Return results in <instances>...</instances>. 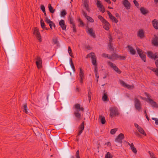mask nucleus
<instances>
[{
	"mask_svg": "<svg viewBox=\"0 0 158 158\" xmlns=\"http://www.w3.org/2000/svg\"><path fill=\"white\" fill-rule=\"evenodd\" d=\"M138 130L140 133L142 134L145 136L146 135V133L144 131L143 129L141 127H140L139 128H138Z\"/></svg>",
	"mask_w": 158,
	"mask_h": 158,
	"instance_id": "obj_29",
	"label": "nucleus"
},
{
	"mask_svg": "<svg viewBox=\"0 0 158 158\" xmlns=\"http://www.w3.org/2000/svg\"><path fill=\"white\" fill-rule=\"evenodd\" d=\"M103 28L106 30L108 31L110 27V25L109 23L106 20L103 22Z\"/></svg>",
	"mask_w": 158,
	"mask_h": 158,
	"instance_id": "obj_14",
	"label": "nucleus"
},
{
	"mask_svg": "<svg viewBox=\"0 0 158 158\" xmlns=\"http://www.w3.org/2000/svg\"><path fill=\"white\" fill-rule=\"evenodd\" d=\"M141 13L143 15H145L148 13V11L143 7H141L140 9Z\"/></svg>",
	"mask_w": 158,
	"mask_h": 158,
	"instance_id": "obj_28",
	"label": "nucleus"
},
{
	"mask_svg": "<svg viewBox=\"0 0 158 158\" xmlns=\"http://www.w3.org/2000/svg\"><path fill=\"white\" fill-rule=\"evenodd\" d=\"M84 5L86 10L89 12H90V9L89 7V6L88 3L86 2H84Z\"/></svg>",
	"mask_w": 158,
	"mask_h": 158,
	"instance_id": "obj_33",
	"label": "nucleus"
},
{
	"mask_svg": "<svg viewBox=\"0 0 158 158\" xmlns=\"http://www.w3.org/2000/svg\"><path fill=\"white\" fill-rule=\"evenodd\" d=\"M68 51L69 55L72 57H73L71 48L70 46L68 47Z\"/></svg>",
	"mask_w": 158,
	"mask_h": 158,
	"instance_id": "obj_35",
	"label": "nucleus"
},
{
	"mask_svg": "<svg viewBox=\"0 0 158 158\" xmlns=\"http://www.w3.org/2000/svg\"><path fill=\"white\" fill-rule=\"evenodd\" d=\"M41 9L43 12H44L45 11V7L44 5H41Z\"/></svg>",
	"mask_w": 158,
	"mask_h": 158,
	"instance_id": "obj_56",
	"label": "nucleus"
},
{
	"mask_svg": "<svg viewBox=\"0 0 158 158\" xmlns=\"http://www.w3.org/2000/svg\"><path fill=\"white\" fill-rule=\"evenodd\" d=\"M91 95H92L91 91L90 89H89V91H88V98L89 101V102H90V100H91Z\"/></svg>",
	"mask_w": 158,
	"mask_h": 158,
	"instance_id": "obj_31",
	"label": "nucleus"
},
{
	"mask_svg": "<svg viewBox=\"0 0 158 158\" xmlns=\"http://www.w3.org/2000/svg\"><path fill=\"white\" fill-rule=\"evenodd\" d=\"M158 53L157 52L155 53V55H154V59L155 60H156V59L157 58H158Z\"/></svg>",
	"mask_w": 158,
	"mask_h": 158,
	"instance_id": "obj_60",
	"label": "nucleus"
},
{
	"mask_svg": "<svg viewBox=\"0 0 158 158\" xmlns=\"http://www.w3.org/2000/svg\"><path fill=\"white\" fill-rule=\"evenodd\" d=\"M49 25L50 26V27L51 29H52V26H54V27H55V25L54 23L53 22V23L52 24V23H50L49 24Z\"/></svg>",
	"mask_w": 158,
	"mask_h": 158,
	"instance_id": "obj_62",
	"label": "nucleus"
},
{
	"mask_svg": "<svg viewBox=\"0 0 158 158\" xmlns=\"http://www.w3.org/2000/svg\"><path fill=\"white\" fill-rule=\"evenodd\" d=\"M67 14V12L64 10H63L61 12L60 15L61 17H64Z\"/></svg>",
	"mask_w": 158,
	"mask_h": 158,
	"instance_id": "obj_40",
	"label": "nucleus"
},
{
	"mask_svg": "<svg viewBox=\"0 0 158 158\" xmlns=\"http://www.w3.org/2000/svg\"><path fill=\"white\" fill-rule=\"evenodd\" d=\"M147 55L148 56L150 59H153L154 58L155 54L152 51H148L147 52Z\"/></svg>",
	"mask_w": 158,
	"mask_h": 158,
	"instance_id": "obj_20",
	"label": "nucleus"
},
{
	"mask_svg": "<svg viewBox=\"0 0 158 158\" xmlns=\"http://www.w3.org/2000/svg\"><path fill=\"white\" fill-rule=\"evenodd\" d=\"M68 20L70 24L73 25L75 24L74 22V19L72 16L69 15L68 18Z\"/></svg>",
	"mask_w": 158,
	"mask_h": 158,
	"instance_id": "obj_24",
	"label": "nucleus"
},
{
	"mask_svg": "<svg viewBox=\"0 0 158 158\" xmlns=\"http://www.w3.org/2000/svg\"><path fill=\"white\" fill-rule=\"evenodd\" d=\"M152 43L155 46H157L158 45V37L156 36L152 40Z\"/></svg>",
	"mask_w": 158,
	"mask_h": 158,
	"instance_id": "obj_22",
	"label": "nucleus"
},
{
	"mask_svg": "<svg viewBox=\"0 0 158 158\" xmlns=\"http://www.w3.org/2000/svg\"><path fill=\"white\" fill-rule=\"evenodd\" d=\"M117 131V129L114 128V129H112L110 130V133L111 134L114 135L115 133V132H116Z\"/></svg>",
	"mask_w": 158,
	"mask_h": 158,
	"instance_id": "obj_46",
	"label": "nucleus"
},
{
	"mask_svg": "<svg viewBox=\"0 0 158 158\" xmlns=\"http://www.w3.org/2000/svg\"><path fill=\"white\" fill-rule=\"evenodd\" d=\"M23 112L26 114H28V113L27 111V105L26 103L23 105Z\"/></svg>",
	"mask_w": 158,
	"mask_h": 158,
	"instance_id": "obj_30",
	"label": "nucleus"
},
{
	"mask_svg": "<svg viewBox=\"0 0 158 158\" xmlns=\"http://www.w3.org/2000/svg\"><path fill=\"white\" fill-rule=\"evenodd\" d=\"M110 115L111 118L119 114V113L117 109L114 107H111L110 108Z\"/></svg>",
	"mask_w": 158,
	"mask_h": 158,
	"instance_id": "obj_5",
	"label": "nucleus"
},
{
	"mask_svg": "<svg viewBox=\"0 0 158 158\" xmlns=\"http://www.w3.org/2000/svg\"><path fill=\"white\" fill-rule=\"evenodd\" d=\"M84 122H83L79 127V132L78 135H79L82 133L84 129Z\"/></svg>",
	"mask_w": 158,
	"mask_h": 158,
	"instance_id": "obj_13",
	"label": "nucleus"
},
{
	"mask_svg": "<svg viewBox=\"0 0 158 158\" xmlns=\"http://www.w3.org/2000/svg\"><path fill=\"white\" fill-rule=\"evenodd\" d=\"M98 17L100 21L102 22V23L106 20L101 15H99Z\"/></svg>",
	"mask_w": 158,
	"mask_h": 158,
	"instance_id": "obj_38",
	"label": "nucleus"
},
{
	"mask_svg": "<svg viewBox=\"0 0 158 158\" xmlns=\"http://www.w3.org/2000/svg\"><path fill=\"white\" fill-rule=\"evenodd\" d=\"M134 105L135 109L139 112L142 110V104L140 101L137 98H135L134 99Z\"/></svg>",
	"mask_w": 158,
	"mask_h": 158,
	"instance_id": "obj_2",
	"label": "nucleus"
},
{
	"mask_svg": "<svg viewBox=\"0 0 158 158\" xmlns=\"http://www.w3.org/2000/svg\"><path fill=\"white\" fill-rule=\"evenodd\" d=\"M112 56H113L112 61L117 60L118 59H119L120 60H124L126 58V56L118 55L115 52L112 54Z\"/></svg>",
	"mask_w": 158,
	"mask_h": 158,
	"instance_id": "obj_3",
	"label": "nucleus"
},
{
	"mask_svg": "<svg viewBox=\"0 0 158 158\" xmlns=\"http://www.w3.org/2000/svg\"><path fill=\"white\" fill-rule=\"evenodd\" d=\"M155 63L156 67L158 68V59L156 60Z\"/></svg>",
	"mask_w": 158,
	"mask_h": 158,
	"instance_id": "obj_64",
	"label": "nucleus"
},
{
	"mask_svg": "<svg viewBox=\"0 0 158 158\" xmlns=\"http://www.w3.org/2000/svg\"><path fill=\"white\" fill-rule=\"evenodd\" d=\"M100 8V11L102 13H103L105 11V9L104 7H102V8Z\"/></svg>",
	"mask_w": 158,
	"mask_h": 158,
	"instance_id": "obj_57",
	"label": "nucleus"
},
{
	"mask_svg": "<svg viewBox=\"0 0 158 158\" xmlns=\"http://www.w3.org/2000/svg\"><path fill=\"white\" fill-rule=\"evenodd\" d=\"M48 8L49 11L51 13H54L55 11V10L53 9V7L51 6V4H49L48 5Z\"/></svg>",
	"mask_w": 158,
	"mask_h": 158,
	"instance_id": "obj_25",
	"label": "nucleus"
},
{
	"mask_svg": "<svg viewBox=\"0 0 158 158\" xmlns=\"http://www.w3.org/2000/svg\"><path fill=\"white\" fill-rule=\"evenodd\" d=\"M33 34L36 36L40 42H41V36L39 30L37 27L34 29Z\"/></svg>",
	"mask_w": 158,
	"mask_h": 158,
	"instance_id": "obj_9",
	"label": "nucleus"
},
{
	"mask_svg": "<svg viewBox=\"0 0 158 158\" xmlns=\"http://www.w3.org/2000/svg\"><path fill=\"white\" fill-rule=\"evenodd\" d=\"M124 138V136L123 134H120L115 139L116 142L121 143L122 142V140Z\"/></svg>",
	"mask_w": 158,
	"mask_h": 158,
	"instance_id": "obj_8",
	"label": "nucleus"
},
{
	"mask_svg": "<svg viewBox=\"0 0 158 158\" xmlns=\"http://www.w3.org/2000/svg\"><path fill=\"white\" fill-rule=\"evenodd\" d=\"M137 51L139 55V54L143 53L142 50L140 49H137Z\"/></svg>",
	"mask_w": 158,
	"mask_h": 158,
	"instance_id": "obj_61",
	"label": "nucleus"
},
{
	"mask_svg": "<svg viewBox=\"0 0 158 158\" xmlns=\"http://www.w3.org/2000/svg\"><path fill=\"white\" fill-rule=\"evenodd\" d=\"M108 65L110 66L111 68H112L118 74H120L121 71L117 67L115 64L113 63L110 61H108L107 63Z\"/></svg>",
	"mask_w": 158,
	"mask_h": 158,
	"instance_id": "obj_4",
	"label": "nucleus"
},
{
	"mask_svg": "<svg viewBox=\"0 0 158 158\" xmlns=\"http://www.w3.org/2000/svg\"><path fill=\"white\" fill-rule=\"evenodd\" d=\"M120 83L123 86L126 87L127 84H126L124 81H121Z\"/></svg>",
	"mask_w": 158,
	"mask_h": 158,
	"instance_id": "obj_53",
	"label": "nucleus"
},
{
	"mask_svg": "<svg viewBox=\"0 0 158 158\" xmlns=\"http://www.w3.org/2000/svg\"><path fill=\"white\" fill-rule=\"evenodd\" d=\"M139 56L141 58L142 60L144 62H145L146 61V55L142 53L141 54H139Z\"/></svg>",
	"mask_w": 158,
	"mask_h": 158,
	"instance_id": "obj_26",
	"label": "nucleus"
},
{
	"mask_svg": "<svg viewBox=\"0 0 158 158\" xmlns=\"http://www.w3.org/2000/svg\"><path fill=\"white\" fill-rule=\"evenodd\" d=\"M94 53L93 52H91L90 53L86 55V56L85 57V58H88L89 57H91V56H93V55H94Z\"/></svg>",
	"mask_w": 158,
	"mask_h": 158,
	"instance_id": "obj_47",
	"label": "nucleus"
},
{
	"mask_svg": "<svg viewBox=\"0 0 158 158\" xmlns=\"http://www.w3.org/2000/svg\"><path fill=\"white\" fill-rule=\"evenodd\" d=\"M37 61L36 64L38 69H40L42 67V60L39 56H37L36 58Z\"/></svg>",
	"mask_w": 158,
	"mask_h": 158,
	"instance_id": "obj_7",
	"label": "nucleus"
},
{
	"mask_svg": "<svg viewBox=\"0 0 158 158\" xmlns=\"http://www.w3.org/2000/svg\"><path fill=\"white\" fill-rule=\"evenodd\" d=\"M152 23L153 27L155 29H158V20L156 19H154L152 21Z\"/></svg>",
	"mask_w": 158,
	"mask_h": 158,
	"instance_id": "obj_16",
	"label": "nucleus"
},
{
	"mask_svg": "<svg viewBox=\"0 0 158 158\" xmlns=\"http://www.w3.org/2000/svg\"><path fill=\"white\" fill-rule=\"evenodd\" d=\"M126 87L128 89H130L131 88L133 89L134 88V86L133 85H130L127 84Z\"/></svg>",
	"mask_w": 158,
	"mask_h": 158,
	"instance_id": "obj_49",
	"label": "nucleus"
},
{
	"mask_svg": "<svg viewBox=\"0 0 158 158\" xmlns=\"http://www.w3.org/2000/svg\"><path fill=\"white\" fill-rule=\"evenodd\" d=\"M102 99L104 101H108L109 100L106 93H105L102 96Z\"/></svg>",
	"mask_w": 158,
	"mask_h": 158,
	"instance_id": "obj_32",
	"label": "nucleus"
},
{
	"mask_svg": "<svg viewBox=\"0 0 158 158\" xmlns=\"http://www.w3.org/2000/svg\"><path fill=\"white\" fill-rule=\"evenodd\" d=\"M70 64H71V67L73 69V72H75V68L74 66L73 62L72 61V59H71V58L70 59Z\"/></svg>",
	"mask_w": 158,
	"mask_h": 158,
	"instance_id": "obj_36",
	"label": "nucleus"
},
{
	"mask_svg": "<svg viewBox=\"0 0 158 158\" xmlns=\"http://www.w3.org/2000/svg\"><path fill=\"white\" fill-rule=\"evenodd\" d=\"M137 36L141 39L143 38L145 36L144 32L143 30L142 29H139L138 32Z\"/></svg>",
	"mask_w": 158,
	"mask_h": 158,
	"instance_id": "obj_12",
	"label": "nucleus"
},
{
	"mask_svg": "<svg viewBox=\"0 0 158 158\" xmlns=\"http://www.w3.org/2000/svg\"><path fill=\"white\" fill-rule=\"evenodd\" d=\"M107 14L109 15V18H110V17L112 15L109 11L107 10Z\"/></svg>",
	"mask_w": 158,
	"mask_h": 158,
	"instance_id": "obj_63",
	"label": "nucleus"
},
{
	"mask_svg": "<svg viewBox=\"0 0 158 158\" xmlns=\"http://www.w3.org/2000/svg\"><path fill=\"white\" fill-rule=\"evenodd\" d=\"M59 25L63 30H66V25L65 23L64 20L61 19L59 22Z\"/></svg>",
	"mask_w": 158,
	"mask_h": 158,
	"instance_id": "obj_11",
	"label": "nucleus"
},
{
	"mask_svg": "<svg viewBox=\"0 0 158 158\" xmlns=\"http://www.w3.org/2000/svg\"><path fill=\"white\" fill-rule=\"evenodd\" d=\"M108 47L110 49H112V42H109L108 44Z\"/></svg>",
	"mask_w": 158,
	"mask_h": 158,
	"instance_id": "obj_59",
	"label": "nucleus"
},
{
	"mask_svg": "<svg viewBox=\"0 0 158 158\" xmlns=\"http://www.w3.org/2000/svg\"><path fill=\"white\" fill-rule=\"evenodd\" d=\"M91 58L92 59V64L95 66H97L96 63V57L95 55V54L93 55V56H91Z\"/></svg>",
	"mask_w": 158,
	"mask_h": 158,
	"instance_id": "obj_21",
	"label": "nucleus"
},
{
	"mask_svg": "<svg viewBox=\"0 0 158 158\" xmlns=\"http://www.w3.org/2000/svg\"><path fill=\"white\" fill-rule=\"evenodd\" d=\"M99 118L100 120L101 123L102 124H104L106 123V120L105 117L102 115H100Z\"/></svg>",
	"mask_w": 158,
	"mask_h": 158,
	"instance_id": "obj_27",
	"label": "nucleus"
},
{
	"mask_svg": "<svg viewBox=\"0 0 158 158\" xmlns=\"http://www.w3.org/2000/svg\"><path fill=\"white\" fill-rule=\"evenodd\" d=\"M110 19L112 20L113 22H114L115 23H117L118 22V20L116 19V18L112 15L110 18Z\"/></svg>",
	"mask_w": 158,
	"mask_h": 158,
	"instance_id": "obj_34",
	"label": "nucleus"
},
{
	"mask_svg": "<svg viewBox=\"0 0 158 158\" xmlns=\"http://www.w3.org/2000/svg\"><path fill=\"white\" fill-rule=\"evenodd\" d=\"M97 6L98 8H102L103 7V5L101 4V2L100 1H97Z\"/></svg>",
	"mask_w": 158,
	"mask_h": 158,
	"instance_id": "obj_42",
	"label": "nucleus"
},
{
	"mask_svg": "<svg viewBox=\"0 0 158 158\" xmlns=\"http://www.w3.org/2000/svg\"><path fill=\"white\" fill-rule=\"evenodd\" d=\"M40 24L41 27L43 29H45L48 30L49 29V28H48L45 27V24L42 19H41L40 20Z\"/></svg>",
	"mask_w": 158,
	"mask_h": 158,
	"instance_id": "obj_23",
	"label": "nucleus"
},
{
	"mask_svg": "<svg viewBox=\"0 0 158 158\" xmlns=\"http://www.w3.org/2000/svg\"><path fill=\"white\" fill-rule=\"evenodd\" d=\"M82 15L86 18L87 17V16H88L87 15V14L83 10L82 11Z\"/></svg>",
	"mask_w": 158,
	"mask_h": 158,
	"instance_id": "obj_58",
	"label": "nucleus"
},
{
	"mask_svg": "<svg viewBox=\"0 0 158 158\" xmlns=\"http://www.w3.org/2000/svg\"><path fill=\"white\" fill-rule=\"evenodd\" d=\"M152 119L153 120H155V124L156 125H158V118H152Z\"/></svg>",
	"mask_w": 158,
	"mask_h": 158,
	"instance_id": "obj_51",
	"label": "nucleus"
},
{
	"mask_svg": "<svg viewBox=\"0 0 158 158\" xmlns=\"http://www.w3.org/2000/svg\"><path fill=\"white\" fill-rule=\"evenodd\" d=\"M74 108L76 109V111L74 112V114L76 118V120L77 121L79 122L81 119V114L79 112V110H81L84 112V108L80 107V105L77 103L74 106Z\"/></svg>",
	"mask_w": 158,
	"mask_h": 158,
	"instance_id": "obj_1",
	"label": "nucleus"
},
{
	"mask_svg": "<svg viewBox=\"0 0 158 158\" xmlns=\"http://www.w3.org/2000/svg\"><path fill=\"white\" fill-rule=\"evenodd\" d=\"M53 42L54 44H57L58 42V39L56 38L53 39Z\"/></svg>",
	"mask_w": 158,
	"mask_h": 158,
	"instance_id": "obj_55",
	"label": "nucleus"
},
{
	"mask_svg": "<svg viewBox=\"0 0 158 158\" xmlns=\"http://www.w3.org/2000/svg\"><path fill=\"white\" fill-rule=\"evenodd\" d=\"M113 157L111 153L108 152L105 155V158H112Z\"/></svg>",
	"mask_w": 158,
	"mask_h": 158,
	"instance_id": "obj_41",
	"label": "nucleus"
},
{
	"mask_svg": "<svg viewBox=\"0 0 158 158\" xmlns=\"http://www.w3.org/2000/svg\"><path fill=\"white\" fill-rule=\"evenodd\" d=\"M72 28L73 29V31L74 32H76L77 31L76 29V27L75 24L72 25Z\"/></svg>",
	"mask_w": 158,
	"mask_h": 158,
	"instance_id": "obj_50",
	"label": "nucleus"
},
{
	"mask_svg": "<svg viewBox=\"0 0 158 158\" xmlns=\"http://www.w3.org/2000/svg\"><path fill=\"white\" fill-rule=\"evenodd\" d=\"M86 19L87 20L89 21L90 22L93 23L94 22V20L91 17L88 16H87V17L86 18Z\"/></svg>",
	"mask_w": 158,
	"mask_h": 158,
	"instance_id": "obj_44",
	"label": "nucleus"
},
{
	"mask_svg": "<svg viewBox=\"0 0 158 158\" xmlns=\"http://www.w3.org/2000/svg\"><path fill=\"white\" fill-rule=\"evenodd\" d=\"M127 48L129 49V51L131 54L134 55L135 54L136 52L132 47L128 45L127 46Z\"/></svg>",
	"mask_w": 158,
	"mask_h": 158,
	"instance_id": "obj_19",
	"label": "nucleus"
},
{
	"mask_svg": "<svg viewBox=\"0 0 158 158\" xmlns=\"http://www.w3.org/2000/svg\"><path fill=\"white\" fill-rule=\"evenodd\" d=\"M150 101L147 102L149 103L154 107L158 108V105L156 102L154 101L152 99H150Z\"/></svg>",
	"mask_w": 158,
	"mask_h": 158,
	"instance_id": "obj_17",
	"label": "nucleus"
},
{
	"mask_svg": "<svg viewBox=\"0 0 158 158\" xmlns=\"http://www.w3.org/2000/svg\"><path fill=\"white\" fill-rule=\"evenodd\" d=\"M133 2L135 4V6L137 7H139V4L138 2L136 0H134Z\"/></svg>",
	"mask_w": 158,
	"mask_h": 158,
	"instance_id": "obj_48",
	"label": "nucleus"
},
{
	"mask_svg": "<svg viewBox=\"0 0 158 158\" xmlns=\"http://www.w3.org/2000/svg\"><path fill=\"white\" fill-rule=\"evenodd\" d=\"M87 33L89 34L91 36L94 38L96 37V35L94 32L93 31V30L91 28H89L88 31H87Z\"/></svg>",
	"mask_w": 158,
	"mask_h": 158,
	"instance_id": "obj_15",
	"label": "nucleus"
},
{
	"mask_svg": "<svg viewBox=\"0 0 158 158\" xmlns=\"http://www.w3.org/2000/svg\"><path fill=\"white\" fill-rule=\"evenodd\" d=\"M78 22L79 23V24L78 25L79 27L80 26H84V23L80 18H79L78 19Z\"/></svg>",
	"mask_w": 158,
	"mask_h": 158,
	"instance_id": "obj_39",
	"label": "nucleus"
},
{
	"mask_svg": "<svg viewBox=\"0 0 158 158\" xmlns=\"http://www.w3.org/2000/svg\"><path fill=\"white\" fill-rule=\"evenodd\" d=\"M45 22L48 24L50 23H52V24L53 23V22L49 19L47 17H45Z\"/></svg>",
	"mask_w": 158,
	"mask_h": 158,
	"instance_id": "obj_43",
	"label": "nucleus"
},
{
	"mask_svg": "<svg viewBox=\"0 0 158 158\" xmlns=\"http://www.w3.org/2000/svg\"><path fill=\"white\" fill-rule=\"evenodd\" d=\"M102 56L105 58H108L112 61L113 60V56H112V54L111 56H109L108 54L105 53H103L102 54Z\"/></svg>",
	"mask_w": 158,
	"mask_h": 158,
	"instance_id": "obj_18",
	"label": "nucleus"
},
{
	"mask_svg": "<svg viewBox=\"0 0 158 158\" xmlns=\"http://www.w3.org/2000/svg\"><path fill=\"white\" fill-rule=\"evenodd\" d=\"M79 69L80 72L79 73V76L80 77V82L81 84L83 83V81L84 79V71L81 68H79Z\"/></svg>",
	"mask_w": 158,
	"mask_h": 158,
	"instance_id": "obj_6",
	"label": "nucleus"
},
{
	"mask_svg": "<svg viewBox=\"0 0 158 158\" xmlns=\"http://www.w3.org/2000/svg\"><path fill=\"white\" fill-rule=\"evenodd\" d=\"M132 151L134 153H136L137 152V151L136 148L135 147H133L131 149Z\"/></svg>",
	"mask_w": 158,
	"mask_h": 158,
	"instance_id": "obj_54",
	"label": "nucleus"
},
{
	"mask_svg": "<svg viewBox=\"0 0 158 158\" xmlns=\"http://www.w3.org/2000/svg\"><path fill=\"white\" fill-rule=\"evenodd\" d=\"M122 4L127 10L130 9L131 4L128 0H123L122 2Z\"/></svg>",
	"mask_w": 158,
	"mask_h": 158,
	"instance_id": "obj_10",
	"label": "nucleus"
},
{
	"mask_svg": "<svg viewBox=\"0 0 158 158\" xmlns=\"http://www.w3.org/2000/svg\"><path fill=\"white\" fill-rule=\"evenodd\" d=\"M76 158H80L79 155V152L78 150H77L76 153Z\"/></svg>",
	"mask_w": 158,
	"mask_h": 158,
	"instance_id": "obj_52",
	"label": "nucleus"
},
{
	"mask_svg": "<svg viewBox=\"0 0 158 158\" xmlns=\"http://www.w3.org/2000/svg\"><path fill=\"white\" fill-rule=\"evenodd\" d=\"M144 94L145 96H146L148 100V102L150 101V99H152L150 98V96L149 94L147 93L146 92H145L144 93Z\"/></svg>",
	"mask_w": 158,
	"mask_h": 158,
	"instance_id": "obj_45",
	"label": "nucleus"
},
{
	"mask_svg": "<svg viewBox=\"0 0 158 158\" xmlns=\"http://www.w3.org/2000/svg\"><path fill=\"white\" fill-rule=\"evenodd\" d=\"M148 153L150 155L151 158H157L153 152H151L150 151H149Z\"/></svg>",
	"mask_w": 158,
	"mask_h": 158,
	"instance_id": "obj_37",
	"label": "nucleus"
}]
</instances>
